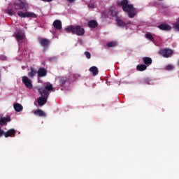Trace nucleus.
I'll return each mask as SVG.
<instances>
[{
    "instance_id": "1",
    "label": "nucleus",
    "mask_w": 179,
    "mask_h": 179,
    "mask_svg": "<svg viewBox=\"0 0 179 179\" xmlns=\"http://www.w3.org/2000/svg\"><path fill=\"white\" fill-rule=\"evenodd\" d=\"M16 10H23V11H18L17 12V16L20 17L22 18H26V17H31L32 19H37V14L27 11V3L19 1L17 2H14L13 6H8V8L6 10L7 12L8 15L9 16H13V15H16Z\"/></svg>"
},
{
    "instance_id": "2",
    "label": "nucleus",
    "mask_w": 179,
    "mask_h": 179,
    "mask_svg": "<svg viewBox=\"0 0 179 179\" xmlns=\"http://www.w3.org/2000/svg\"><path fill=\"white\" fill-rule=\"evenodd\" d=\"M117 5L118 6H122V9L125 13H127L128 17L130 19H133L136 15L137 11L136 8L134 7V5L129 4L128 0H118L117 1Z\"/></svg>"
},
{
    "instance_id": "3",
    "label": "nucleus",
    "mask_w": 179,
    "mask_h": 179,
    "mask_svg": "<svg viewBox=\"0 0 179 179\" xmlns=\"http://www.w3.org/2000/svg\"><path fill=\"white\" fill-rule=\"evenodd\" d=\"M38 92L41 96L38 99V104L40 107H43V106L47 103L48 96H50V92H47L43 87L38 88Z\"/></svg>"
},
{
    "instance_id": "4",
    "label": "nucleus",
    "mask_w": 179,
    "mask_h": 179,
    "mask_svg": "<svg viewBox=\"0 0 179 179\" xmlns=\"http://www.w3.org/2000/svg\"><path fill=\"white\" fill-rule=\"evenodd\" d=\"M66 33H72V34H76V36H83L85 34V29L80 25H70L65 29Z\"/></svg>"
},
{
    "instance_id": "5",
    "label": "nucleus",
    "mask_w": 179,
    "mask_h": 179,
    "mask_svg": "<svg viewBox=\"0 0 179 179\" xmlns=\"http://www.w3.org/2000/svg\"><path fill=\"white\" fill-rule=\"evenodd\" d=\"M158 54L162 55L164 58H170L174 54V50L167 48H162L158 52Z\"/></svg>"
},
{
    "instance_id": "6",
    "label": "nucleus",
    "mask_w": 179,
    "mask_h": 179,
    "mask_svg": "<svg viewBox=\"0 0 179 179\" xmlns=\"http://www.w3.org/2000/svg\"><path fill=\"white\" fill-rule=\"evenodd\" d=\"M72 81V76H69L68 77L64 76L59 78V85L62 87H64L66 83H67L68 85L71 84Z\"/></svg>"
},
{
    "instance_id": "7",
    "label": "nucleus",
    "mask_w": 179,
    "mask_h": 179,
    "mask_svg": "<svg viewBox=\"0 0 179 179\" xmlns=\"http://www.w3.org/2000/svg\"><path fill=\"white\" fill-rule=\"evenodd\" d=\"M38 41L41 47H43V51H47V48H48V47H50V45L51 44V41H50V39L40 38L38 39Z\"/></svg>"
},
{
    "instance_id": "8",
    "label": "nucleus",
    "mask_w": 179,
    "mask_h": 179,
    "mask_svg": "<svg viewBox=\"0 0 179 179\" xmlns=\"http://www.w3.org/2000/svg\"><path fill=\"white\" fill-rule=\"evenodd\" d=\"M22 83L25 85L27 89H33V84L31 83V80H30L27 76L22 77Z\"/></svg>"
},
{
    "instance_id": "9",
    "label": "nucleus",
    "mask_w": 179,
    "mask_h": 179,
    "mask_svg": "<svg viewBox=\"0 0 179 179\" xmlns=\"http://www.w3.org/2000/svg\"><path fill=\"white\" fill-rule=\"evenodd\" d=\"M38 78H44L47 76V69L45 68L41 67L38 69Z\"/></svg>"
},
{
    "instance_id": "10",
    "label": "nucleus",
    "mask_w": 179,
    "mask_h": 179,
    "mask_svg": "<svg viewBox=\"0 0 179 179\" xmlns=\"http://www.w3.org/2000/svg\"><path fill=\"white\" fill-rule=\"evenodd\" d=\"M159 30H163L164 31H170L171 30V26L169 24H161L158 26Z\"/></svg>"
},
{
    "instance_id": "11",
    "label": "nucleus",
    "mask_w": 179,
    "mask_h": 179,
    "mask_svg": "<svg viewBox=\"0 0 179 179\" xmlns=\"http://www.w3.org/2000/svg\"><path fill=\"white\" fill-rule=\"evenodd\" d=\"M5 138H9V136H15L16 135V130L15 129H10L3 134Z\"/></svg>"
},
{
    "instance_id": "12",
    "label": "nucleus",
    "mask_w": 179,
    "mask_h": 179,
    "mask_svg": "<svg viewBox=\"0 0 179 179\" xmlns=\"http://www.w3.org/2000/svg\"><path fill=\"white\" fill-rule=\"evenodd\" d=\"M116 22L119 27H125L127 24H131V21L125 23L122 20L120 19L119 17L116 18Z\"/></svg>"
},
{
    "instance_id": "13",
    "label": "nucleus",
    "mask_w": 179,
    "mask_h": 179,
    "mask_svg": "<svg viewBox=\"0 0 179 179\" xmlns=\"http://www.w3.org/2000/svg\"><path fill=\"white\" fill-rule=\"evenodd\" d=\"M53 27H55L56 30H61V29H62V22L59 20H55L53 22Z\"/></svg>"
},
{
    "instance_id": "14",
    "label": "nucleus",
    "mask_w": 179,
    "mask_h": 179,
    "mask_svg": "<svg viewBox=\"0 0 179 179\" xmlns=\"http://www.w3.org/2000/svg\"><path fill=\"white\" fill-rule=\"evenodd\" d=\"M15 37L17 41H21V40H24V33H23L22 31H18L15 34Z\"/></svg>"
},
{
    "instance_id": "15",
    "label": "nucleus",
    "mask_w": 179,
    "mask_h": 179,
    "mask_svg": "<svg viewBox=\"0 0 179 179\" xmlns=\"http://www.w3.org/2000/svg\"><path fill=\"white\" fill-rule=\"evenodd\" d=\"M8 122H10V117H1L0 119V125L1 127H3V125H6Z\"/></svg>"
},
{
    "instance_id": "16",
    "label": "nucleus",
    "mask_w": 179,
    "mask_h": 179,
    "mask_svg": "<svg viewBox=\"0 0 179 179\" xmlns=\"http://www.w3.org/2000/svg\"><path fill=\"white\" fill-rule=\"evenodd\" d=\"M143 64H145V65H146L147 66H149L150 65H152V58L149 57H144L142 58Z\"/></svg>"
},
{
    "instance_id": "17",
    "label": "nucleus",
    "mask_w": 179,
    "mask_h": 179,
    "mask_svg": "<svg viewBox=\"0 0 179 179\" xmlns=\"http://www.w3.org/2000/svg\"><path fill=\"white\" fill-rule=\"evenodd\" d=\"M97 26H99V23L94 20H92L88 22V27H90L91 29H96Z\"/></svg>"
},
{
    "instance_id": "18",
    "label": "nucleus",
    "mask_w": 179,
    "mask_h": 179,
    "mask_svg": "<svg viewBox=\"0 0 179 179\" xmlns=\"http://www.w3.org/2000/svg\"><path fill=\"white\" fill-rule=\"evenodd\" d=\"M13 107L14 110H15L17 113H20V111H23V106L19 103H14Z\"/></svg>"
},
{
    "instance_id": "19",
    "label": "nucleus",
    "mask_w": 179,
    "mask_h": 179,
    "mask_svg": "<svg viewBox=\"0 0 179 179\" xmlns=\"http://www.w3.org/2000/svg\"><path fill=\"white\" fill-rule=\"evenodd\" d=\"M90 72H92L93 76H96V75H99V69H97L96 66H92L89 69Z\"/></svg>"
},
{
    "instance_id": "20",
    "label": "nucleus",
    "mask_w": 179,
    "mask_h": 179,
    "mask_svg": "<svg viewBox=\"0 0 179 179\" xmlns=\"http://www.w3.org/2000/svg\"><path fill=\"white\" fill-rule=\"evenodd\" d=\"M136 69L140 72H143V71L148 69V66L146 64H139L136 66Z\"/></svg>"
},
{
    "instance_id": "21",
    "label": "nucleus",
    "mask_w": 179,
    "mask_h": 179,
    "mask_svg": "<svg viewBox=\"0 0 179 179\" xmlns=\"http://www.w3.org/2000/svg\"><path fill=\"white\" fill-rule=\"evenodd\" d=\"M35 115H38L39 117H45V113L41 109H37L34 112Z\"/></svg>"
},
{
    "instance_id": "22",
    "label": "nucleus",
    "mask_w": 179,
    "mask_h": 179,
    "mask_svg": "<svg viewBox=\"0 0 179 179\" xmlns=\"http://www.w3.org/2000/svg\"><path fill=\"white\" fill-rule=\"evenodd\" d=\"M36 73H37V71L33 67H31L30 72L28 73V76L33 79V78H34V76H36Z\"/></svg>"
},
{
    "instance_id": "23",
    "label": "nucleus",
    "mask_w": 179,
    "mask_h": 179,
    "mask_svg": "<svg viewBox=\"0 0 179 179\" xmlns=\"http://www.w3.org/2000/svg\"><path fill=\"white\" fill-rule=\"evenodd\" d=\"M44 90L48 92V93H50L49 92H52V90H54V87H52V84L49 83L45 85V88H43Z\"/></svg>"
},
{
    "instance_id": "24",
    "label": "nucleus",
    "mask_w": 179,
    "mask_h": 179,
    "mask_svg": "<svg viewBox=\"0 0 179 179\" xmlns=\"http://www.w3.org/2000/svg\"><path fill=\"white\" fill-rule=\"evenodd\" d=\"M117 41H110L109 43H107V47H108V48H111L113 47H117Z\"/></svg>"
},
{
    "instance_id": "25",
    "label": "nucleus",
    "mask_w": 179,
    "mask_h": 179,
    "mask_svg": "<svg viewBox=\"0 0 179 179\" xmlns=\"http://www.w3.org/2000/svg\"><path fill=\"white\" fill-rule=\"evenodd\" d=\"M146 38H148V40H150V41H154L155 38H153V35L150 33H147L145 34Z\"/></svg>"
},
{
    "instance_id": "26",
    "label": "nucleus",
    "mask_w": 179,
    "mask_h": 179,
    "mask_svg": "<svg viewBox=\"0 0 179 179\" xmlns=\"http://www.w3.org/2000/svg\"><path fill=\"white\" fill-rule=\"evenodd\" d=\"M166 71H173L174 69V66L173 64H168L165 67Z\"/></svg>"
},
{
    "instance_id": "27",
    "label": "nucleus",
    "mask_w": 179,
    "mask_h": 179,
    "mask_svg": "<svg viewBox=\"0 0 179 179\" xmlns=\"http://www.w3.org/2000/svg\"><path fill=\"white\" fill-rule=\"evenodd\" d=\"M57 58L55 56L48 58V61H50V62H57Z\"/></svg>"
},
{
    "instance_id": "28",
    "label": "nucleus",
    "mask_w": 179,
    "mask_h": 179,
    "mask_svg": "<svg viewBox=\"0 0 179 179\" xmlns=\"http://www.w3.org/2000/svg\"><path fill=\"white\" fill-rule=\"evenodd\" d=\"M85 55L87 59H90V58H92V55L87 51L85 52Z\"/></svg>"
},
{
    "instance_id": "29",
    "label": "nucleus",
    "mask_w": 179,
    "mask_h": 179,
    "mask_svg": "<svg viewBox=\"0 0 179 179\" xmlns=\"http://www.w3.org/2000/svg\"><path fill=\"white\" fill-rule=\"evenodd\" d=\"M143 82L145 85H150V80H149V78H145Z\"/></svg>"
},
{
    "instance_id": "30",
    "label": "nucleus",
    "mask_w": 179,
    "mask_h": 179,
    "mask_svg": "<svg viewBox=\"0 0 179 179\" xmlns=\"http://www.w3.org/2000/svg\"><path fill=\"white\" fill-rule=\"evenodd\" d=\"M3 134H5V131H3V130L1 129V127H0V138L1 136H3Z\"/></svg>"
},
{
    "instance_id": "31",
    "label": "nucleus",
    "mask_w": 179,
    "mask_h": 179,
    "mask_svg": "<svg viewBox=\"0 0 179 179\" xmlns=\"http://www.w3.org/2000/svg\"><path fill=\"white\" fill-rule=\"evenodd\" d=\"M43 2H52V0H41Z\"/></svg>"
},
{
    "instance_id": "32",
    "label": "nucleus",
    "mask_w": 179,
    "mask_h": 179,
    "mask_svg": "<svg viewBox=\"0 0 179 179\" xmlns=\"http://www.w3.org/2000/svg\"><path fill=\"white\" fill-rule=\"evenodd\" d=\"M68 2H69L70 3H72L73 2H75V0H66Z\"/></svg>"
},
{
    "instance_id": "33",
    "label": "nucleus",
    "mask_w": 179,
    "mask_h": 179,
    "mask_svg": "<svg viewBox=\"0 0 179 179\" xmlns=\"http://www.w3.org/2000/svg\"><path fill=\"white\" fill-rule=\"evenodd\" d=\"M6 59V57H3V59Z\"/></svg>"
},
{
    "instance_id": "34",
    "label": "nucleus",
    "mask_w": 179,
    "mask_h": 179,
    "mask_svg": "<svg viewBox=\"0 0 179 179\" xmlns=\"http://www.w3.org/2000/svg\"><path fill=\"white\" fill-rule=\"evenodd\" d=\"M75 76H76V75H73V77H75Z\"/></svg>"
}]
</instances>
